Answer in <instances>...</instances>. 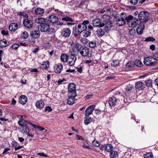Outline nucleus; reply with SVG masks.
<instances>
[{"mask_svg": "<svg viewBox=\"0 0 158 158\" xmlns=\"http://www.w3.org/2000/svg\"><path fill=\"white\" fill-rule=\"evenodd\" d=\"M89 23L88 20H84L82 23L76 25L74 30V35L75 37L80 35L81 33L86 29V24Z\"/></svg>", "mask_w": 158, "mask_h": 158, "instance_id": "f257e3e1", "label": "nucleus"}, {"mask_svg": "<svg viewBox=\"0 0 158 158\" xmlns=\"http://www.w3.org/2000/svg\"><path fill=\"white\" fill-rule=\"evenodd\" d=\"M76 85L73 83L70 84L68 85V89L69 93L68 94V96L76 97L77 95L76 90Z\"/></svg>", "mask_w": 158, "mask_h": 158, "instance_id": "f03ea898", "label": "nucleus"}, {"mask_svg": "<svg viewBox=\"0 0 158 158\" xmlns=\"http://www.w3.org/2000/svg\"><path fill=\"white\" fill-rule=\"evenodd\" d=\"M41 20H38L37 23L40 24V31L42 32H46L50 30L49 25L46 22L45 20L41 22Z\"/></svg>", "mask_w": 158, "mask_h": 158, "instance_id": "7ed1b4c3", "label": "nucleus"}, {"mask_svg": "<svg viewBox=\"0 0 158 158\" xmlns=\"http://www.w3.org/2000/svg\"><path fill=\"white\" fill-rule=\"evenodd\" d=\"M144 64L147 66H152L155 64L156 61L155 59L153 58L151 56L147 57L144 59Z\"/></svg>", "mask_w": 158, "mask_h": 158, "instance_id": "20e7f679", "label": "nucleus"}, {"mask_svg": "<svg viewBox=\"0 0 158 158\" xmlns=\"http://www.w3.org/2000/svg\"><path fill=\"white\" fill-rule=\"evenodd\" d=\"M79 52L81 55L83 57L87 56L89 55V49L85 46H81Z\"/></svg>", "mask_w": 158, "mask_h": 158, "instance_id": "39448f33", "label": "nucleus"}, {"mask_svg": "<svg viewBox=\"0 0 158 158\" xmlns=\"http://www.w3.org/2000/svg\"><path fill=\"white\" fill-rule=\"evenodd\" d=\"M77 60V57L75 55L71 54L69 57H68L67 62L68 64L70 66H73L74 65Z\"/></svg>", "mask_w": 158, "mask_h": 158, "instance_id": "423d86ee", "label": "nucleus"}, {"mask_svg": "<svg viewBox=\"0 0 158 158\" xmlns=\"http://www.w3.org/2000/svg\"><path fill=\"white\" fill-rule=\"evenodd\" d=\"M149 14L146 11L141 12L139 14V20H148Z\"/></svg>", "mask_w": 158, "mask_h": 158, "instance_id": "0eeeda50", "label": "nucleus"}, {"mask_svg": "<svg viewBox=\"0 0 158 158\" xmlns=\"http://www.w3.org/2000/svg\"><path fill=\"white\" fill-rule=\"evenodd\" d=\"M25 117V116H21V118L18 122V123L20 126L23 127V126H27V124H30V122L24 119V117Z\"/></svg>", "mask_w": 158, "mask_h": 158, "instance_id": "6e6552de", "label": "nucleus"}, {"mask_svg": "<svg viewBox=\"0 0 158 158\" xmlns=\"http://www.w3.org/2000/svg\"><path fill=\"white\" fill-rule=\"evenodd\" d=\"M95 107L94 105H91L88 107L85 110V115L86 116H88L93 112Z\"/></svg>", "mask_w": 158, "mask_h": 158, "instance_id": "1a4fd4ad", "label": "nucleus"}, {"mask_svg": "<svg viewBox=\"0 0 158 158\" xmlns=\"http://www.w3.org/2000/svg\"><path fill=\"white\" fill-rule=\"evenodd\" d=\"M93 28V27L91 26H89L88 28L85 29L83 32V36L85 37H87L89 36L91 33V30Z\"/></svg>", "mask_w": 158, "mask_h": 158, "instance_id": "9d476101", "label": "nucleus"}, {"mask_svg": "<svg viewBox=\"0 0 158 158\" xmlns=\"http://www.w3.org/2000/svg\"><path fill=\"white\" fill-rule=\"evenodd\" d=\"M127 24L129 27H134L136 26L139 23L141 22L140 20H127Z\"/></svg>", "mask_w": 158, "mask_h": 158, "instance_id": "9b49d317", "label": "nucleus"}, {"mask_svg": "<svg viewBox=\"0 0 158 158\" xmlns=\"http://www.w3.org/2000/svg\"><path fill=\"white\" fill-rule=\"evenodd\" d=\"M30 35L33 38H37L40 35V31L39 30H35L31 32Z\"/></svg>", "mask_w": 158, "mask_h": 158, "instance_id": "f8f14e48", "label": "nucleus"}, {"mask_svg": "<svg viewBox=\"0 0 158 158\" xmlns=\"http://www.w3.org/2000/svg\"><path fill=\"white\" fill-rule=\"evenodd\" d=\"M63 68V66L61 63H59L54 67V69L56 73H60L61 71Z\"/></svg>", "mask_w": 158, "mask_h": 158, "instance_id": "ddd939ff", "label": "nucleus"}, {"mask_svg": "<svg viewBox=\"0 0 158 158\" xmlns=\"http://www.w3.org/2000/svg\"><path fill=\"white\" fill-rule=\"evenodd\" d=\"M23 23L25 27L28 28L31 27L33 25L32 20H23Z\"/></svg>", "mask_w": 158, "mask_h": 158, "instance_id": "4468645a", "label": "nucleus"}, {"mask_svg": "<svg viewBox=\"0 0 158 158\" xmlns=\"http://www.w3.org/2000/svg\"><path fill=\"white\" fill-rule=\"evenodd\" d=\"M93 23L94 27H100L105 25V24L103 23H102L100 20H93Z\"/></svg>", "mask_w": 158, "mask_h": 158, "instance_id": "2eb2a0df", "label": "nucleus"}, {"mask_svg": "<svg viewBox=\"0 0 158 158\" xmlns=\"http://www.w3.org/2000/svg\"><path fill=\"white\" fill-rule=\"evenodd\" d=\"M18 15H19L21 19H23V20H28V15L26 13L24 12H18Z\"/></svg>", "mask_w": 158, "mask_h": 158, "instance_id": "dca6fc26", "label": "nucleus"}, {"mask_svg": "<svg viewBox=\"0 0 158 158\" xmlns=\"http://www.w3.org/2000/svg\"><path fill=\"white\" fill-rule=\"evenodd\" d=\"M18 25L17 23H11L9 26V30L11 31H15L17 29Z\"/></svg>", "mask_w": 158, "mask_h": 158, "instance_id": "f3484780", "label": "nucleus"}, {"mask_svg": "<svg viewBox=\"0 0 158 158\" xmlns=\"http://www.w3.org/2000/svg\"><path fill=\"white\" fill-rule=\"evenodd\" d=\"M27 101V97L24 95L21 96L19 98V102L22 104H24L26 103Z\"/></svg>", "mask_w": 158, "mask_h": 158, "instance_id": "a211bd4d", "label": "nucleus"}, {"mask_svg": "<svg viewBox=\"0 0 158 158\" xmlns=\"http://www.w3.org/2000/svg\"><path fill=\"white\" fill-rule=\"evenodd\" d=\"M104 149L106 152H111L112 151L113 147L112 145L110 144H107L104 146Z\"/></svg>", "mask_w": 158, "mask_h": 158, "instance_id": "6ab92c4d", "label": "nucleus"}, {"mask_svg": "<svg viewBox=\"0 0 158 158\" xmlns=\"http://www.w3.org/2000/svg\"><path fill=\"white\" fill-rule=\"evenodd\" d=\"M145 26L143 25H140L136 29V32L137 34L141 35L143 31Z\"/></svg>", "mask_w": 158, "mask_h": 158, "instance_id": "aec40b11", "label": "nucleus"}, {"mask_svg": "<svg viewBox=\"0 0 158 158\" xmlns=\"http://www.w3.org/2000/svg\"><path fill=\"white\" fill-rule=\"evenodd\" d=\"M117 102L116 98L114 97H112L109 101V105L111 106H114Z\"/></svg>", "mask_w": 158, "mask_h": 158, "instance_id": "412c9836", "label": "nucleus"}, {"mask_svg": "<svg viewBox=\"0 0 158 158\" xmlns=\"http://www.w3.org/2000/svg\"><path fill=\"white\" fill-rule=\"evenodd\" d=\"M144 83L140 81H138L136 83L135 87L136 88L139 90H141L143 88Z\"/></svg>", "mask_w": 158, "mask_h": 158, "instance_id": "4be33fe9", "label": "nucleus"}, {"mask_svg": "<svg viewBox=\"0 0 158 158\" xmlns=\"http://www.w3.org/2000/svg\"><path fill=\"white\" fill-rule=\"evenodd\" d=\"M110 158H118V157L117 152L114 150L112 151L110 153Z\"/></svg>", "mask_w": 158, "mask_h": 158, "instance_id": "5701e85b", "label": "nucleus"}, {"mask_svg": "<svg viewBox=\"0 0 158 158\" xmlns=\"http://www.w3.org/2000/svg\"><path fill=\"white\" fill-rule=\"evenodd\" d=\"M75 97L69 96V98L68 99L67 103L68 104L71 105L75 103Z\"/></svg>", "mask_w": 158, "mask_h": 158, "instance_id": "b1692460", "label": "nucleus"}, {"mask_svg": "<svg viewBox=\"0 0 158 158\" xmlns=\"http://www.w3.org/2000/svg\"><path fill=\"white\" fill-rule=\"evenodd\" d=\"M44 105V103L42 100L38 101L36 103V106L39 108L41 109L43 108Z\"/></svg>", "mask_w": 158, "mask_h": 158, "instance_id": "393cba45", "label": "nucleus"}, {"mask_svg": "<svg viewBox=\"0 0 158 158\" xmlns=\"http://www.w3.org/2000/svg\"><path fill=\"white\" fill-rule=\"evenodd\" d=\"M63 35L65 37H69L71 33V31L69 28L65 29L64 30Z\"/></svg>", "mask_w": 158, "mask_h": 158, "instance_id": "a878e982", "label": "nucleus"}, {"mask_svg": "<svg viewBox=\"0 0 158 158\" xmlns=\"http://www.w3.org/2000/svg\"><path fill=\"white\" fill-rule=\"evenodd\" d=\"M133 88V87L131 85H128L127 86L126 88L125 94L126 95H127V94L129 93V92L132 90Z\"/></svg>", "mask_w": 158, "mask_h": 158, "instance_id": "bb28decb", "label": "nucleus"}, {"mask_svg": "<svg viewBox=\"0 0 158 158\" xmlns=\"http://www.w3.org/2000/svg\"><path fill=\"white\" fill-rule=\"evenodd\" d=\"M69 56L66 54H62L60 56L61 61L63 62L67 61Z\"/></svg>", "mask_w": 158, "mask_h": 158, "instance_id": "cd10ccee", "label": "nucleus"}, {"mask_svg": "<svg viewBox=\"0 0 158 158\" xmlns=\"http://www.w3.org/2000/svg\"><path fill=\"white\" fill-rule=\"evenodd\" d=\"M98 36L99 37H101L105 34L104 31L102 29L100 28L97 31Z\"/></svg>", "mask_w": 158, "mask_h": 158, "instance_id": "c85d7f7f", "label": "nucleus"}, {"mask_svg": "<svg viewBox=\"0 0 158 158\" xmlns=\"http://www.w3.org/2000/svg\"><path fill=\"white\" fill-rule=\"evenodd\" d=\"M92 119L89 117H88L86 118L84 120L85 123L87 125L90 123L92 121Z\"/></svg>", "mask_w": 158, "mask_h": 158, "instance_id": "c756f323", "label": "nucleus"}, {"mask_svg": "<svg viewBox=\"0 0 158 158\" xmlns=\"http://www.w3.org/2000/svg\"><path fill=\"white\" fill-rule=\"evenodd\" d=\"M35 12L36 14H41L44 12V10L40 8H38L35 9Z\"/></svg>", "mask_w": 158, "mask_h": 158, "instance_id": "7c9ffc66", "label": "nucleus"}, {"mask_svg": "<svg viewBox=\"0 0 158 158\" xmlns=\"http://www.w3.org/2000/svg\"><path fill=\"white\" fill-rule=\"evenodd\" d=\"M126 66L127 68L134 67V63L133 61H129L127 63L126 65Z\"/></svg>", "mask_w": 158, "mask_h": 158, "instance_id": "2f4dec72", "label": "nucleus"}, {"mask_svg": "<svg viewBox=\"0 0 158 158\" xmlns=\"http://www.w3.org/2000/svg\"><path fill=\"white\" fill-rule=\"evenodd\" d=\"M113 25V23L112 21L111 20H108L106 24V27L107 29L111 27Z\"/></svg>", "mask_w": 158, "mask_h": 158, "instance_id": "473e14b6", "label": "nucleus"}, {"mask_svg": "<svg viewBox=\"0 0 158 158\" xmlns=\"http://www.w3.org/2000/svg\"><path fill=\"white\" fill-rule=\"evenodd\" d=\"M81 47L79 43H75L74 46L73 47V48H74L77 50V51L79 52L81 48Z\"/></svg>", "mask_w": 158, "mask_h": 158, "instance_id": "72a5a7b5", "label": "nucleus"}, {"mask_svg": "<svg viewBox=\"0 0 158 158\" xmlns=\"http://www.w3.org/2000/svg\"><path fill=\"white\" fill-rule=\"evenodd\" d=\"M134 62V65H135L138 67L141 66L143 65L142 62L139 60H136L135 62Z\"/></svg>", "mask_w": 158, "mask_h": 158, "instance_id": "f704fd0d", "label": "nucleus"}, {"mask_svg": "<svg viewBox=\"0 0 158 158\" xmlns=\"http://www.w3.org/2000/svg\"><path fill=\"white\" fill-rule=\"evenodd\" d=\"M116 24L119 26H122L126 23V20H116Z\"/></svg>", "mask_w": 158, "mask_h": 158, "instance_id": "c9c22d12", "label": "nucleus"}, {"mask_svg": "<svg viewBox=\"0 0 158 158\" xmlns=\"http://www.w3.org/2000/svg\"><path fill=\"white\" fill-rule=\"evenodd\" d=\"M83 141V143H84V144L82 145V147L84 148L89 149V144L88 143L86 140L84 139Z\"/></svg>", "mask_w": 158, "mask_h": 158, "instance_id": "e433bc0d", "label": "nucleus"}, {"mask_svg": "<svg viewBox=\"0 0 158 158\" xmlns=\"http://www.w3.org/2000/svg\"><path fill=\"white\" fill-rule=\"evenodd\" d=\"M144 158H152V154L151 153H147L146 154L144 155Z\"/></svg>", "mask_w": 158, "mask_h": 158, "instance_id": "4c0bfd02", "label": "nucleus"}, {"mask_svg": "<svg viewBox=\"0 0 158 158\" xmlns=\"http://www.w3.org/2000/svg\"><path fill=\"white\" fill-rule=\"evenodd\" d=\"M45 64H43L42 66L43 68L45 69H47L49 67V62L48 61H47L44 62Z\"/></svg>", "mask_w": 158, "mask_h": 158, "instance_id": "58836bf2", "label": "nucleus"}, {"mask_svg": "<svg viewBox=\"0 0 158 158\" xmlns=\"http://www.w3.org/2000/svg\"><path fill=\"white\" fill-rule=\"evenodd\" d=\"M30 125H32L34 128H37L38 129H39V130H40V131H43L44 130V128L41 127H40V126H37L36 125H35L34 124H32V123H30Z\"/></svg>", "mask_w": 158, "mask_h": 158, "instance_id": "ea45409f", "label": "nucleus"}, {"mask_svg": "<svg viewBox=\"0 0 158 158\" xmlns=\"http://www.w3.org/2000/svg\"><path fill=\"white\" fill-rule=\"evenodd\" d=\"M22 130L24 131V133L28 134L29 132V129L26 126H23Z\"/></svg>", "mask_w": 158, "mask_h": 158, "instance_id": "a19ab883", "label": "nucleus"}, {"mask_svg": "<svg viewBox=\"0 0 158 158\" xmlns=\"http://www.w3.org/2000/svg\"><path fill=\"white\" fill-rule=\"evenodd\" d=\"M155 40V39L152 37H148L146 38L145 40V41H153Z\"/></svg>", "mask_w": 158, "mask_h": 158, "instance_id": "79ce46f5", "label": "nucleus"}, {"mask_svg": "<svg viewBox=\"0 0 158 158\" xmlns=\"http://www.w3.org/2000/svg\"><path fill=\"white\" fill-rule=\"evenodd\" d=\"M96 45V43L95 41H91L90 42L89 44L90 47L91 48H94L95 47Z\"/></svg>", "mask_w": 158, "mask_h": 158, "instance_id": "37998d69", "label": "nucleus"}, {"mask_svg": "<svg viewBox=\"0 0 158 158\" xmlns=\"http://www.w3.org/2000/svg\"><path fill=\"white\" fill-rule=\"evenodd\" d=\"M119 64L118 61L113 60V62L111 63V65L113 66H118Z\"/></svg>", "mask_w": 158, "mask_h": 158, "instance_id": "c03bdc74", "label": "nucleus"}, {"mask_svg": "<svg viewBox=\"0 0 158 158\" xmlns=\"http://www.w3.org/2000/svg\"><path fill=\"white\" fill-rule=\"evenodd\" d=\"M146 85L147 86L150 87L152 86V81L151 80H147L145 81Z\"/></svg>", "mask_w": 158, "mask_h": 158, "instance_id": "a18cd8bd", "label": "nucleus"}, {"mask_svg": "<svg viewBox=\"0 0 158 158\" xmlns=\"http://www.w3.org/2000/svg\"><path fill=\"white\" fill-rule=\"evenodd\" d=\"M129 34L132 36L134 35L135 33V30L134 29L131 28L129 31Z\"/></svg>", "mask_w": 158, "mask_h": 158, "instance_id": "49530a36", "label": "nucleus"}, {"mask_svg": "<svg viewBox=\"0 0 158 158\" xmlns=\"http://www.w3.org/2000/svg\"><path fill=\"white\" fill-rule=\"evenodd\" d=\"M0 41H1V47H6V45H2V44L3 43H4V44H6L7 43V41L5 39H3V40H0Z\"/></svg>", "mask_w": 158, "mask_h": 158, "instance_id": "de8ad7c7", "label": "nucleus"}, {"mask_svg": "<svg viewBox=\"0 0 158 158\" xmlns=\"http://www.w3.org/2000/svg\"><path fill=\"white\" fill-rule=\"evenodd\" d=\"M28 34L27 32L25 31L23 33L22 37H23L24 38H27L28 37Z\"/></svg>", "mask_w": 158, "mask_h": 158, "instance_id": "09e8293b", "label": "nucleus"}, {"mask_svg": "<svg viewBox=\"0 0 158 158\" xmlns=\"http://www.w3.org/2000/svg\"><path fill=\"white\" fill-rule=\"evenodd\" d=\"M19 46V45L18 44H16L12 45L11 47L13 49L16 50L17 49Z\"/></svg>", "mask_w": 158, "mask_h": 158, "instance_id": "8fccbe9b", "label": "nucleus"}, {"mask_svg": "<svg viewBox=\"0 0 158 158\" xmlns=\"http://www.w3.org/2000/svg\"><path fill=\"white\" fill-rule=\"evenodd\" d=\"M131 3L133 5L137 4L138 2V0H129Z\"/></svg>", "mask_w": 158, "mask_h": 158, "instance_id": "3c124183", "label": "nucleus"}, {"mask_svg": "<svg viewBox=\"0 0 158 158\" xmlns=\"http://www.w3.org/2000/svg\"><path fill=\"white\" fill-rule=\"evenodd\" d=\"M49 19H54L55 20H57L58 18L55 15H51L49 16Z\"/></svg>", "mask_w": 158, "mask_h": 158, "instance_id": "603ef678", "label": "nucleus"}, {"mask_svg": "<svg viewBox=\"0 0 158 158\" xmlns=\"http://www.w3.org/2000/svg\"><path fill=\"white\" fill-rule=\"evenodd\" d=\"M1 33L3 35H7L8 34V31L5 30H2L1 31Z\"/></svg>", "mask_w": 158, "mask_h": 158, "instance_id": "864d4df0", "label": "nucleus"}, {"mask_svg": "<svg viewBox=\"0 0 158 158\" xmlns=\"http://www.w3.org/2000/svg\"><path fill=\"white\" fill-rule=\"evenodd\" d=\"M93 144L94 146L96 147H98L99 145V142L98 141H96L94 140L93 142Z\"/></svg>", "mask_w": 158, "mask_h": 158, "instance_id": "5fc2aeb1", "label": "nucleus"}, {"mask_svg": "<svg viewBox=\"0 0 158 158\" xmlns=\"http://www.w3.org/2000/svg\"><path fill=\"white\" fill-rule=\"evenodd\" d=\"M52 23L54 24H56L57 25L61 24L60 22H58V20H49Z\"/></svg>", "mask_w": 158, "mask_h": 158, "instance_id": "6e6d98bb", "label": "nucleus"}, {"mask_svg": "<svg viewBox=\"0 0 158 158\" xmlns=\"http://www.w3.org/2000/svg\"><path fill=\"white\" fill-rule=\"evenodd\" d=\"M37 155H39L40 156H43L45 157H47L48 156L47 155L45 154L43 152L37 153Z\"/></svg>", "mask_w": 158, "mask_h": 158, "instance_id": "4d7b16f0", "label": "nucleus"}, {"mask_svg": "<svg viewBox=\"0 0 158 158\" xmlns=\"http://www.w3.org/2000/svg\"><path fill=\"white\" fill-rule=\"evenodd\" d=\"M52 110V109L51 108V107L49 106L46 107L45 109V111H48V112H50Z\"/></svg>", "mask_w": 158, "mask_h": 158, "instance_id": "13d9d810", "label": "nucleus"}, {"mask_svg": "<svg viewBox=\"0 0 158 158\" xmlns=\"http://www.w3.org/2000/svg\"><path fill=\"white\" fill-rule=\"evenodd\" d=\"M76 136L77 137V140L82 139L83 140L84 139L83 137L80 135H77Z\"/></svg>", "mask_w": 158, "mask_h": 158, "instance_id": "bf43d9fd", "label": "nucleus"}, {"mask_svg": "<svg viewBox=\"0 0 158 158\" xmlns=\"http://www.w3.org/2000/svg\"><path fill=\"white\" fill-rule=\"evenodd\" d=\"M133 19V17L131 15H130L127 17H126L125 18V20H132Z\"/></svg>", "mask_w": 158, "mask_h": 158, "instance_id": "052dcab7", "label": "nucleus"}, {"mask_svg": "<svg viewBox=\"0 0 158 158\" xmlns=\"http://www.w3.org/2000/svg\"><path fill=\"white\" fill-rule=\"evenodd\" d=\"M155 46L154 45H152L150 46V48L152 50H154L155 49Z\"/></svg>", "mask_w": 158, "mask_h": 158, "instance_id": "680f3d73", "label": "nucleus"}, {"mask_svg": "<svg viewBox=\"0 0 158 158\" xmlns=\"http://www.w3.org/2000/svg\"><path fill=\"white\" fill-rule=\"evenodd\" d=\"M154 58L156 60H158V53L156 54L153 55Z\"/></svg>", "mask_w": 158, "mask_h": 158, "instance_id": "e2e57ef3", "label": "nucleus"}, {"mask_svg": "<svg viewBox=\"0 0 158 158\" xmlns=\"http://www.w3.org/2000/svg\"><path fill=\"white\" fill-rule=\"evenodd\" d=\"M10 150V148H5L4 149V150L2 153L3 154H5L6 153V152H8V151H9Z\"/></svg>", "mask_w": 158, "mask_h": 158, "instance_id": "0e129e2a", "label": "nucleus"}, {"mask_svg": "<svg viewBox=\"0 0 158 158\" xmlns=\"http://www.w3.org/2000/svg\"><path fill=\"white\" fill-rule=\"evenodd\" d=\"M62 20H73V19L69 17H66L65 18H62Z\"/></svg>", "mask_w": 158, "mask_h": 158, "instance_id": "69168bd1", "label": "nucleus"}, {"mask_svg": "<svg viewBox=\"0 0 158 158\" xmlns=\"http://www.w3.org/2000/svg\"><path fill=\"white\" fill-rule=\"evenodd\" d=\"M39 50V48H35L34 49L33 51V52L34 53H35L37 52Z\"/></svg>", "mask_w": 158, "mask_h": 158, "instance_id": "338daca9", "label": "nucleus"}, {"mask_svg": "<svg viewBox=\"0 0 158 158\" xmlns=\"http://www.w3.org/2000/svg\"><path fill=\"white\" fill-rule=\"evenodd\" d=\"M154 83L156 85L158 86V78L155 80Z\"/></svg>", "mask_w": 158, "mask_h": 158, "instance_id": "774afa93", "label": "nucleus"}]
</instances>
